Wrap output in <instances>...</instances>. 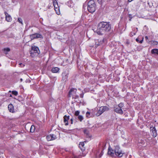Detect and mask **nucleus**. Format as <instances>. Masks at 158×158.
<instances>
[{
  "label": "nucleus",
  "instance_id": "nucleus-24",
  "mask_svg": "<svg viewBox=\"0 0 158 158\" xmlns=\"http://www.w3.org/2000/svg\"><path fill=\"white\" fill-rule=\"evenodd\" d=\"M114 151L113 150L111 151L109 150L108 152V155H110L111 156H113L114 155Z\"/></svg>",
  "mask_w": 158,
  "mask_h": 158
},
{
  "label": "nucleus",
  "instance_id": "nucleus-33",
  "mask_svg": "<svg viewBox=\"0 0 158 158\" xmlns=\"http://www.w3.org/2000/svg\"><path fill=\"white\" fill-rule=\"evenodd\" d=\"M84 132L85 134H86L87 135H88L89 133L87 130H84Z\"/></svg>",
  "mask_w": 158,
  "mask_h": 158
},
{
  "label": "nucleus",
  "instance_id": "nucleus-5",
  "mask_svg": "<svg viewBox=\"0 0 158 158\" xmlns=\"http://www.w3.org/2000/svg\"><path fill=\"white\" fill-rule=\"evenodd\" d=\"M30 37L31 39L38 38H43L42 35L38 33H36L31 35Z\"/></svg>",
  "mask_w": 158,
  "mask_h": 158
},
{
  "label": "nucleus",
  "instance_id": "nucleus-34",
  "mask_svg": "<svg viewBox=\"0 0 158 158\" xmlns=\"http://www.w3.org/2000/svg\"><path fill=\"white\" fill-rule=\"evenodd\" d=\"M53 5L54 6V5H57L58 4V3L56 0H55L54 1H53Z\"/></svg>",
  "mask_w": 158,
  "mask_h": 158
},
{
  "label": "nucleus",
  "instance_id": "nucleus-30",
  "mask_svg": "<svg viewBox=\"0 0 158 158\" xmlns=\"http://www.w3.org/2000/svg\"><path fill=\"white\" fill-rule=\"evenodd\" d=\"M152 44L154 45H157L158 43L156 41H153L152 42Z\"/></svg>",
  "mask_w": 158,
  "mask_h": 158
},
{
  "label": "nucleus",
  "instance_id": "nucleus-13",
  "mask_svg": "<svg viewBox=\"0 0 158 158\" xmlns=\"http://www.w3.org/2000/svg\"><path fill=\"white\" fill-rule=\"evenodd\" d=\"M79 147L82 151H84L85 150V148L84 147V142H80L79 144Z\"/></svg>",
  "mask_w": 158,
  "mask_h": 158
},
{
  "label": "nucleus",
  "instance_id": "nucleus-3",
  "mask_svg": "<svg viewBox=\"0 0 158 158\" xmlns=\"http://www.w3.org/2000/svg\"><path fill=\"white\" fill-rule=\"evenodd\" d=\"M40 53L39 48L37 47H32L31 50L30 52L31 56L32 57L38 56Z\"/></svg>",
  "mask_w": 158,
  "mask_h": 158
},
{
  "label": "nucleus",
  "instance_id": "nucleus-47",
  "mask_svg": "<svg viewBox=\"0 0 158 158\" xmlns=\"http://www.w3.org/2000/svg\"><path fill=\"white\" fill-rule=\"evenodd\" d=\"M131 19L130 18V19H129V20L130 21H131Z\"/></svg>",
  "mask_w": 158,
  "mask_h": 158
},
{
  "label": "nucleus",
  "instance_id": "nucleus-28",
  "mask_svg": "<svg viewBox=\"0 0 158 158\" xmlns=\"http://www.w3.org/2000/svg\"><path fill=\"white\" fill-rule=\"evenodd\" d=\"M12 93L15 96H17L18 94V93L17 91H12Z\"/></svg>",
  "mask_w": 158,
  "mask_h": 158
},
{
  "label": "nucleus",
  "instance_id": "nucleus-36",
  "mask_svg": "<svg viewBox=\"0 0 158 158\" xmlns=\"http://www.w3.org/2000/svg\"><path fill=\"white\" fill-rule=\"evenodd\" d=\"M88 4L87 3H85L83 6V8H85V7H87V6Z\"/></svg>",
  "mask_w": 158,
  "mask_h": 158
},
{
  "label": "nucleus",
  "instance_id": "nucleus-31",
  "mask_svg": "<svg viewBox=\"0 0 158 158\" xmlns=\"http://www.w3.org/2000/svg\"><path fill=\"white\" fill-rule=\"evenodd\" d=\"M86 116L88 118H90V113L89 112H87L86 114Z\"/></svg>",
  "mask_w": 158,
  "mask_h": 158
},
{
  "label": "nucleus",
  "instance_id": "nucleus-29",
  "mask_svg": "<svg viewBox=\"0 0 158 158\" xmlns=\"http://www.w3.org/2000/svg\"><path fill=\"white\" fill-rule=\"evenodd\" d=\"M80 113V112L78 110L76 111L75 112V115L76 116H79V114Z\"/></svg>",
  "mask_w": 158,
  "mask_h": 158
},
{
  "label": "nucleus",
  "instance_id": "nucleus-26",
  "mask_svg": "<svg viewBox=\"0 0 158 158\" xmlns=\"http://www.w3.org/2000/svg\"><path fill=\"white\" fill-rule=\"evenodd\" d=\"M77 118L79 120L80 122H81L84 119L83 116L81 115L78 116H77Z\"/></svg>",
  "mask_w": 158,
  "mask_h": 158
},
{
  "label": "nucleus",
  "instance_id": "nucleus-17",
  "mask_svg": "<svg viewBox=\"0 0 158 158\" xmlns=\"http://www.w3.org/2000/svg\"><path fill=\"white\" fill-rule=\"evenodd\" d=\"M95 44L97 46H99L102 44L103 43V40H100L99 41V40H95Z\"/></svg>",
  "mask_w": 158,
  "mask_h": 158
},
{
  "label": "nucleus",
  "instance_id": "nucleus-7",
  "mask_svg": "<svg viewBox=\"0 0 158 158\" xmlns=\"http://www.w3.org/2000/svg\"><path fill=\"white\" fill-rule=\"evenodd\" d=\"M152 138L149 134H147L144 137L143 139L147 143V144L149 143L151 141Z\"/></svg>",
  "mask_w": 158,
  "mask_h": 158
},
{
  "label": "nucleus",
  "instance_id": "nucleus-14",
  "mask_svg": "<svg viewBox=\"0 0 158 158\" xmlns=\"http://www.w3.org/2000/svg\"><path fill=\"white\" fill-rule=\"evenodd\" d=\"M54 6L55 10L56 11V13L57 15H59L60 13L59 10V7L58 6V4L57 5H54Z\"/></svg>",
  "mask_w": 158,
  "mask_h": 158
},
{
  "label": "nucleus",
  "instance_id": "nucleus-42",
  "mask_svg": "<svg viewBox=\"0 0 158 158\" xmlns=\"http://www.w3.org/2000/svg\"><path fill=\"white\" fill-rule=\"evenodd\" d=\"M80 97L81 98H83V94H81L80 95Z\"/></svg>",
  "mask_w": 158,
  "mask_h": 158
},
{
  "label": "nucleus",
  "instance_id": "nucleus-25",
  "mask_svg": "<svg viewBox=\"0 0 158 158\" xmlns=\"http://www.w3.org/2000/svg\"><path fill=\"white\" fill-rule=\"evenodd\" d=\"M4 52L6 54H7V52H9L10 51V49L9 48H5L3 49Z\"/></svg>",
  "mask_w": 158,
  "mask_h": 158
},
{
  "label": "nucleus",
  "instance_id": "nucleus-10",
  "mask_svg": "<svg viewBox=\"0 0 158 158\" xmlns=\"http://www.w3.org/2000/svg\"><path fill=\"white\" fill-rule=\"evenodd\" d=\"M69 116H67L65 115L64 117V122L65 123V125L66 126L68 125V121L69 119Z\"/></svg>",
  "mask_w": 158,
  "mask_h": 158
},
{
  "label": "nucleus",
  "instance_id": "nucleus-27",
  "mask_svg": "<svg viewBox=\"0 0 158 158\" xmlns=\"http://www.w3.org/2000/svg\"><path fill=\"white\" fill-rule=\"evenodd\" d=\"M18 21L19 22V23H21L22 25H23V20L22 19L20 18H18Z\"/></svg>",
  "mask_w": 158,
  "mask_h": 158
},
{
  "label": "nucleus",
  "instance_id": "nucleus-35",
  "mask_svg": "<svg viewBox=\"0 0 158 158\" xmlns=\"http://www.w3.org/2000/svg\"><path fill=\"white\" fill-rule=\"evenodd\" d=\"M79 97V96L78 95H76V94L73 97V98H74L75 99H77Z\"/></svg>",
  "mask_w": 158,
  "mask_h": 158
},
{
  "label": "nucleus",
  "instance_id": "nucleus-4",
  "mask_svg": "<svg viewBox=\"0 0 158 158\" xmlns=\"http://www.w3.org/2000/svg\"><path fill=\"white\" fill-rule=\"evenodd\" d=\"M114 152L115 155L119 157H121L123 156V153L118 146H116L115 147Z\"/></svg>",
  "mask_w": 158,
  "mask_h": 158
},
{
  "label": "nucleus",
  "instance_id": "nucleus-39",
  "mask_svg": "<svg viewBox=\"0 0 158 158\" xmlns=\"http://www.w3.org/2000/svg\"><path fill=\"white\" fill-rule=\"evenodd\" d=\"M102 0H98V2L100 4H101L102 3Z\"/></svg>",
  "mask_w": 158,
  "mask_h": 158
},
{
  "label": "nucleus",
  "instance_id": "nucleus-23",
  "mask_svg": "<svg viewBox=\"0 0 158 158\" xmlns=\"http://www.w3.org/2000/svg\"><path fill=\"white\" fill-rule=\"evenodd\" d=\"M35 127L34 125H32L30 128V132H32V133L34 132L35 131Z\"/></svg>",
  "mask_w": 158,
  "mask_h": 158
},
{
  "label": "nucleus",
  "instance_id": "nucleus-22",
  "mask_svg": "<svg viewBox=\"0 0 158 158\" xmlns=\"http://www.w3.org/2000/svg\"><path fill=\"white\" fill-rule=\"evenodd\" d=\"M68 77V76L67 74L65 75L64 76H63L62 79V80L65 82L67 81Z\"/></svg>",
  "mask_w": 158,
  "mask_h": 158
},
{
  "label": "nucleus",
  "instance_id": "nucleus-21",
  "mask_svg": "<svg viewBox=\"0 0 158 158\" xmlns=\"http://www.w3.org/2000/svg\"><path fill=\"white\" fill-rule=\"evenodd\" d=\"M142 39L139 40V39H140V37H138V38H136V42L139 43H142L143 42V38L142 37Z\"/></svg>",
  "mask_w": 158,
  "mask_h": 158
},
{
  "label": "nucleus",
  "instance_id": "nucleus-9",
  "mask_svg": "<svg viewBox=\"0 0 158 158\" xmlns=\"http://www.w3.org/2000/svg\"><path fill=\"white\" fill-rule=\"evenodd\" d=\"M5 18L6 20L8 22H10L12 20V18L11 16L7 12H5Z\"/></svg>",
  "mask_w": 158,
  "mask_h": 158
},
{
  "label": "nucleus",
  "instance_id": "nucleus-6",
  "mask_svg": "<svg viewBox=\"0 0 158 158\" xmlns=\"http://www.w3.org/2000/svg\"><path fill=\"white\" fill-rule=\"evenodd\" d=\"M46 138L48 141L54 140L57 138L56 135L52 134L47 135Z\"/></svg>",
  "mask_w": 158,
  "mask_h": 158
},
{
  "label": "nucleus",
  "instance_id": "nucleus-16",
  "mask_svg": "<svg viewBox=\"0 0 158 158\" xmlns=\"http://www.w3.org/2000/svg\"><path fill=\"white\" fill-rule=\"evenodd\" d=\"M8 109L9 111L12 113L14 112V106L12 104H10L8 106Z\"/></svg>",
  "mask_w": 158,
  "mask_h": 158
},
{
  "label": "nucleus",
  "instance_id": "nucleus-19",
  "mask_svg": "<svg viewBox=\"0 0 158 158\" xmlns=\"http://www.w3.org/2000/svg\"><path fill=\"white\" fill-rule=\"evenodd\" d=\"M152 53L153 54H156L158 55V49H152L151 51Z\"/></svg>",
  "mask_w": 158,
  "mask_h": 158
},
{
  "label": "nucleus",
  "instance_id": "nucleus-2",
  "mask_svg": "<svg viewBox=\"0 0 158 158\" xmlns=\"http://www.w3.org/2000/svg\"><path fill=\"white\" fill-rule=\"evenodd\" d=\"M88 11L90 13H93L96 10V5L93 0H90L88 3L87 6Z\"/></svg>",
  "mask_w": 158,
  "mask_h": 158
},
{
  "label": "nucleus",
  "instance_id": "nucleus-1",
  "mask_svg": "<svg viewBox=\"0 0 158 158\" xmlns=\"http://www.w3.org/2000/svg\"><path fill=\"white\" fill-rule=\"evenodd\" d=\"M111 29V26L109 22H102L98 25V28L95 31L98 35H101L106 32L109 31Z\"/></svg>",
  "mask_w": 158,
  "mask_h": 158
},
{
  "label": "nucleus",
  "instance_id": "nucleus-43",
  "mask_svg": "<svg viewBox=\"0 0 158 158\" xmlns=\"http://www.w3.org/2000/svg\"><path fill=\"white\" fill-rule=\"evenodd\" d=\"M145 38L146 40H147L148 39V37L147 36H146L145 37Z\"/></svg>",
  "mask_w": 158,
  "mask_h": 158
},
{
  "label": "nucleus",
  "instance_id": "nucleus-44",
  "mask_svg": "<svg viewBox=\"0 0 158 158\" xmlns=\"http://www.w3.org/2000/svg\"><path fill=\"white\" fill-rule=\"evenodd\" d=\"M20 80V81H23V79H22V78H21Z\"/></svg>",
  "mask_w": 158,
  "mask_h": 158
},
{
  "label": "nucleus",
  "instance_id": "nucleus-46",
  "mask_svg": "<svg viewBox=\"0 0 158 158\" xmlns=\"http://www.w3.org/2000/svg\"><path fill=\"white\" fill-rule=\"evenodd\" d=\"M10 97H12V95L11 94H10Z\"/></svg>",
  "mask_w": 158,
  "mask_h": 158
},
{
  "label": "nucleus",
  "instance_id": "nucleus-48",
  "mask_svg": "<svg viewBox=\"0 0 158 158\" xmlns=\"http://www.w3.org/2000/svg\"><path fill=\"white\" fill-rule=\"evenodd\" d=\"M132 34V33H131V35Z\"/></svg>",
  "mask_w": 158,
  "mask_h": 158
},
{
  "label": "nucleus",
  "instance_id": "nucleus-20",
  "mask_svg": "<svg viewBox=\"0 0 158 158\" xmlns=\"http://www.w3.org/2000/svg\"><path fill=\"white\" fill-rule=\"evenodd\" d=\"M102 113H103V112L101 110V109L100 108L98 112L96 114V115L97 116H98L101 114Z\"/></svg>",
  "mask_w": 158,
  "mask_h": 158
},
{
  "label": "nucleus",
  "instance_id": "nucleus-12",
  "mask_svg": "<svg viewBox=\"0 0 158 158\" xmlns=\"http://www.w3.org/2000/svg\"><path fill=\"white\" fill-rule=\"evenodd\" d=\"M151 130L152 131V136L154 138L156 137L157 136V132L155 127H153L152 129H151Z\"/></svg>",
  "mask_w": 158,
  "mask_h": 158
},
{
  "label": "nucleus",
  "instance_id": "nucleus-18",
  "mask_svg": "<svg viewBox=\"0 0 158 158\" xmlns=\"http://www.w3.org/2000/svg\"><path fill=\"white\" fill-rule=\"evenodd\" d=\"M59 70V69L57 67L53 68L52 69L51 71L53 73H57Z\"/></svg>",
  "mask_w": 158,
  "mask_h": 158
},
{
  "label": "nucleus",
  "instance_id": "nucleus-8",
  "mask_svg": "<svg viewBox=\"0 0 158 158\" xmlns=\"http://www.w3.org/2000/svg\"><path fill=\"white\" fill-rule=\"evenodd\" d=\"M77 91V89H76L73 88L71 89L69 92V97L74 96L76 94Z\"/></svg>",
  "mask_w": 158,
  "mask_h": 158
},
{
  "label": "nucleus",
  "instance_id": "nucleus-32",
  "mask_svg": "<svg viewBox=\"0 0 158 158\" xmlns=\"http://www.w3.org/2000/svg\"><path fill=\"white\" fill-rule=\"evenodd\" d=\"M123 103H119L118 105V107H119L121 108V107H123Z\"/></svg>",
  "mask_w": 158,
  "mask_h": 158
},
{
  "label": "nucleus",
  "instance_id": "nucleus-11",
  "mask_svg": "<svg viewBox=\"0 0 158 158\" xmlns=\"http://www.w3.org/2000/svg\"><path fill=\"white\" fill-rule=\"evenodd\" d=\"M114 111L116 113L122 114H123V111L121 108L119 107H117L114 109Z\"/></svg>",
  "mask_w": 158,
  "mask_h": 158
},
{
  "label": "nucleus",
  "instance_id": "nucleus-41",
  "mask_svg": "<svg viewBox=\"0 0 158 158\" xmlns=\"http://www.w3.org/2000/svg\"><path fill=\"white\" fill-rule=\"evenodd\" d=\"M129 17L130 18L132 19V15H129Z\"/></svg>",
  "mask_w": 158,
  "mask_h": 158
},
{
  "label": "nucleus",
  "instance_id": "nucleus-45",
  "mask_svg": "<svg viewBox=\"0 0 158 158\" xmlns=\"http://www.w3.org/2000/svg\"><path fill=\"white\" fill-rule=\"evenodd\" d=\"M135 33H133V35H132V36H133L134 35H135Z\"/></svg>",
  "mask_w": 158,
  "mask_h": 158
},
{
  "label": "nucleus",
  "instance_id": "nucleus-40",
  "mask_svg": "<svg viewBox=\"0 0 158 158\" xmlns=\"http://www.w3.org/2000/svg\"><path fill=\"white\" fill-rule=\"evenodd\" d=\"M70 121H71V124H73V118H71L70 119Z\"/></svg>",
  "mask_w": 158,
  "mask_h": 158
},
{
  "label": "nucleus",
  "instance_id": "nucleus-38",
  "mask_svg": "<svg viewBox=\"0 0 158 158\" xmlns=\"http://www.w3.org/2000/svg\"><path fill=\"white\" fill-rule=\"evenodd\" d=\"M19 65H20V66H21V67H22L23 66H24V64H23L22 63H20L19 64Z\"/></svg>",
  "mask_w": 158,
  "mask_h": 158
},
{
  "label": "nucleus",
  "instance_id": "nucleus-37",
  "mask_svg": "<svg viewBox=\"0 0 158 158\" xmlns=\"http://www.w3.org/2000/svg\"><path fill=\"white\" fill-rule=\"evenodd\" d=\"M139 143L141 144H144L145 142L143 140H141L139 142Z\"/></svg>",
  "mask_w": 158,
  "mask_h": 158
},
{
  "label": "nucleus",
  "instance_id": "nucleus-15",
  "mask_svg": "<svg viewBox=\"0 0 158 158\" xmlns=\"http://www.w3.org/2000/svg\"><path fill=\"white\" fill-rule=\"evenodd\" d=\"M100 108L103 113L105 111H108L109 109L108 107L106 106H101L100 107Z\"/></svg>",
  "mask_w": 158,
  "mask_h": 158
}]
</instances>
